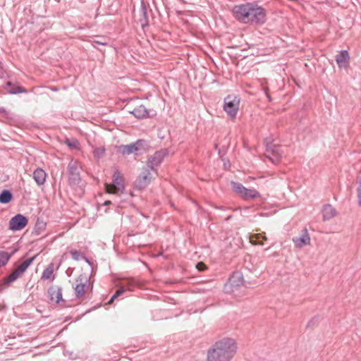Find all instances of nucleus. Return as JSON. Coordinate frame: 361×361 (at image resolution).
Here are the masks:
<instances>
[{
    "label": "nucleus",
    "mask_w": 361,
    "mask_h": 361,
    "mask_svg": "<svg viewBox=\"0 0 361 361\" xmlns=\"http://www.w3.org/2000/svg\"><path fill=\"white\" fill-rule=\"evenodd\" d=\"M233 13L236 20L245 24L259 25L267 20L266 10L255 1L234 6Z\"/></svg>",
    "instance_id": "obj_1"
},
{
    "label": "nucleus",
    "mask_w": 361,
    "mask_h": 361,
    "mask_svg": "<svg viewBox=\"0 0 361 361\" xmlns=\"http://www.w3.org/2000/svg\"><path fill=\"white\" fill-rule=\"evenodd\" d=\"M235 340L224 338L216 341L207 352L208 361H230L236 353Z\"/></svg>",
    "instance_id": "obj_2"
},
{
    "label": "nucleus",
    "mask_w": 361,
    "mask_h": 361,
    "mask_svg": "<svg viewBox=\"0 0 361 361\" xmlns=\"http://www.w3.org/2000/svg\"><path fill=\"white\" fill-rule=\"evenodd\" d=\"M245 286L243 274L240 271H234L224 286V291L227 293L235 294L241 287Z\"/></svg>",
    "instance_id": "obj_3"
},
{
    "label": "nucleus",
    "mask_w": 361,
    "mask_h": 361,
    "mask_svg": "<svg viewBox=\"0 0 361 361\" xmlns=\"http://www.w3.org/2000/svg\"><path fill=\"white\" fill-rule=\"evenodd\" d=\"M240 99L233 94H229L224 98V110L227 113L231 119L236 117L239 109Z\"/></svg>",
    "instance_id": "obj_4"
},
{
    "label": "nucleus",
    "mask_w": 361,
    "mask_h": 361,
    "mask_svg": "<svg viewBox=\"0 0 361 361\" xmlns=\"http://www.w3.org/2000/svg\"><path fill=\"white\" fill-rule=\"evenodd\" d=\"M106 188L109 192L115 195H120L123 192L125 186L123 183V178L118 170L114 171L113 182L111 184H106Z\"/></svg>",
    "instance_id": "obj_5"
},
{
    "label": "nucleus",
    "mask_w": 361,
    "mask_h": 361,
    "mask_svg": "<svg viewBox=\"0 0 361 361\" xmlns=\"http://www.w3.org/2000/svg\"><path fill=\"white\" fill-rule=\"evenodd\" d=\"M169 154L167 149H161V150L155 152V153L148 158L146 167L157 171L156 168L161 164L164 158Z\"/></svg>",
    "instance_id": "obj_6"
},
{
    "label": "nucleus",
    "mask_w": 361,
    "mask_h": 361,
    "mask_svg": "<svg viewBox=\"0 0 361 361\" xmlns=\"http://www.w3.org/2000/svg\"><path fill=\"white\" fill-rule=\"evenodd\" d=\"M151 171L152 170L147 167L143 168L142 171L134 182L135 188L142 190L150 183L152 178Z\"/></svg>",
    "instance_id": "obj_7"
},
{
    "label": "nucleus",
    "mask_w": 361,
    "mask_h": 361,
    "mask_svg": "<svg viewBox=\"0 0 361 361\" xmlns=\"http://www.w3.org/2000/svg\"><path fill=\"white\" fill-rule=\"evenodd\" d=\"M4 94H17L20 93H27L28 90L21 86L18 82L8 80L2 85Z\"/></svg>",
    "instance_id": "obj_8"
},
{
    "label": "nucleus",
    "mask_w": 361,
    "mask_h": 361,
    "mask_svg": "<svg viewBox=\"0 0 361 361\" xmlns=\"http://www.w3.org/2000/svg\"><path fill=\"white\" fill-rule=\"evenodd\" d=\"M90 280V276H87L85 274H80L75 279V286L73 287L75 293V297L78 299L81 298L85 295V288L87 282Z\"/></svg>",
    "instance_id": "obj_9"
},
{
    "label": "nucleus",
    "mask_w": 361,
    "mask_h": 361,
    "mask_svg": "<svg viewBox=\"0 0 361 361\" xmlns=\"http://www.w3.org/2000/svg\"><path fill=\"white\" fill-rule=\"evenodd\" d=\"M129 114H133L136 118L142 120L156 116L157 112L153 109L148 110L144 105L141 104L131 111Z\"/></svg>",
    "instance_id": "obj_10"
},
{
    "label": "nucleus",
    "mask_w": 361,
    "mask_h": 361,
    "mask_svg": "<svg viewBox=\"0 0 361 361\" xmlns=\"http://www.w3.org/2000/svg\"><path fill=\"white\" fill-rule=\"evenodd\" d=\"M28 223L26 216L21 214H18L12 217L9 221V228L12 231H20L24 228Z\"/></svg>",
    "instance_id": "obj_11"
},
{
    "label": "nucleus",
    "mask_w": 361,
    "mask_h": 361,
    "mask_svg": "<svg viewBox=\"0 0 361 361\" xmlns=\"http://www.w3.org/2000/svg\"><path fill=\"white\" fill-rule=\"evenodd\" d=\"M76 163L70 162L68 165V181L71 185H78L81 181Z\"/></svg>",
    "instance_id": "obj_12"
},
{
    "label": "nucleus",
    "mask_w": 361,
    "mask_h": 361,
    "mask_svg": "<svg viewBox=\"0 0 361 361\" xmlns=\"http://www.w3.org/2000/svg\"><path fill=\"white\" fill-rule=\"evenodd\" d=\"M63 289L61 286L53 285L50 286L47 290V293L51 301H54V299L56 304H59L61 302H64L65 300L62 297Z\"/></svg>",
    "instance_id": "obj_13"
},
{
    "label": "nucleus",
    "mask_w": 361,
    "mask_h": 361,
    "mask_svg": "<svg viewBox=\"0 0 361 361\" xmlns=\"http://www.w3.org/2000/svg\"><path fill=\"white\" fill-rule=\"evenodd\" d=\"M293 241L295 247L298 248L309 245L310 243V238L307 229L304 228L301 231L300 235L293 238Z\"/></svg>",
    "instance_id": "obj_14"
},
{
    "label": "nucleus",
    "mask_w": 361,
    "mask_h": 361,
    "mask_svg": "<svg viewBox=\"0 0 361 361\" xmlns=\"http://www.w3.org/2000/svg\"><path fill=\"white\" fill-rule=\"evenodd\" d=\"M336 61L341 68H347L350 63V56L347 50H342L336 56Z\"/></svg>",
    "instance_id": "obj_15"
},
{
    "label": "nucleus",
    "mask_w": 361,
    "mask_h": 361,
    "mask_svg": "<svg viewBox=\"0 0 361 361\" xmlns=\"http://www.w3.org/2000/svg\"><path fill=\"white\" fill-rule=\"evenodd\" d=\"M20 276L21 275L14 269L10 274L4 279L3 283H0V292L8 288L11 283L16 281Z\"/></svg>",
    "instance_id": "obj_16"
},
{
    "label": "nucleus",
    "mask_w": 361,
    "mask_h": 361,
    "mask_svg": "<svg viewBox=\"0 0 361 361\" xmlns=\"http://www.w3.org/2000/svg\"><path fill=\"white\" fill-rule=\"evenodd\" d=\"M140 11L141 13V18L139 19V20L141 23L142 28L144 30L146 27L149 26V20L147 4L143 0L141 1Z\"/></svg>",
    "instance_id": "obj_17"
},
{
    "label": "nucleus",
    "mask_w": 361,
    "mask_h": 361,
    "mask_svg": "<svg viewBox=\"0 0 361 361\" xmlns=\"http://www.w3.org/2000/svg\"><path fill=\"white\" fill-rule=\"evenodd\" d=\"M118 152L123 155H129L133 153L136 155L140 154L139 152H136V147L133 142L128 145H121L118 146Z\"/></svg>",
    "instance_id": "obj_18"
},
{
    "label": "nucleus",
    "mask_w": 361,
    "mask_h": 361,
    "mask_svg": "<svg viewBox=\"0 0 361 361\" xmlns=\"http://www.w3.org/2000/svg\"><path fill=\"white\" fill-rule=\"evenodd\" d=\"M47 173L41 169L37 168L33 172V178L38 185H42L45 183Z\"/></svg>",
    "instance_id": "obj_19"
},
{
    "label": "nucleus",
    "mask_w": 361,
    "mask_h": 361,
    "mask_svg": "<svg viewBox=\"0 0 361 361\" xmlns=\"http://www.w3.org/2000/svg\"><path fill=\"white\" fill-rule=\"evenodd\" d=\"M231 185L233 191L240 198H242L245 192L247 191L248 189L242 183L233 180L231 181Z\"/></svg>",
    "instance_id": "obj_20"
},
{
    "label": "nucleus",
    "mask_w": 361,
    "mask_h": 361,
    "mask_svg": "<svg viewBox=\"0 0 361 361\" xmlns=\"http://www.w3.org/2000/svg\"><path fill=\"white\" fill-rule=\"evenodd\" d=\"M322 214L324 220L327 221L336 216V211L331 204H326L323 207Z\"/></svg>",
    "instance_id": "obj_21"
},
{
    "label": "nucleus",
    "mask_w": 361,
    "mask_h": 361,
    "mask_svg": "<svg viewBox=\"0 0 361 361\" xmlns=\"http://www.w3.org/2000/svg\"><path fill=\"white\" fill-rule=\"evenodd\" d=\"M13 198V193L9 190H3L0 192V203L8 204Z\"/></svg>",
    "instance_id": "obj_22"
},
{
    "label": "nucleus",
    "mask_w": 361,
    "mask_h": 361,
    "mask_svg": "<svg viewBox=\"0 0 361 361\" xmlns=\"http://www.w3.org/2000/svg\"><path fill=\"white\" fill-rule=\"evenodd\" d=\"M133 143L135 145L136 152L140 154H141L142 152H146L149 147L148 142L145 140L140 139Z\"/></svg>",
    "instance_id": "obj_23"
},
{
    "label": "nucleus",
    "mask_w": 361,
    "mask_h": 361,
    "mask_svg": "<svg viewBox=\"0 0 361 361\" xmlns=\"http://www.w3.org/2000/svg\"><path fill=\"white\" fill-rule=\"evenodd\" d=\"M261 196L260 193L255 188L247 189V191L245 192L242 199L244 200H249L251 199H256Z\"/></svg>",
    "instance_id": "obj_24"
},
{
    "label": "nucleus",
    "mask_w": 361,
    "mask_h": 361,
    "mask_svg": "<svg viewBox=\"0 0 361 361\" xmlns=\"http://www.w3.org/2000/svg\"><path fill=\"white\" fill-rule=\"evenodd\" d=\"M35 257H32L24 260L16 270L22 275L29 266L32 263Z\"/></svg>",
    "instance_id": "obj_25"
},
{
    "label": "nucleus",
    "mask_w": 361,
    "mask_h": 361,
    "mask_svg": "<svg viewBox=\"0 0 361 361\" xmlns=\"http://www.w3.org/2000/svg\"><path fill=\"white\" fill-rule=\"evenodd\" d=\"M13 252L8 253L7 252L0 250V267H4L9 261Z\"/></svg>",
    "instance_id": "obj_26"
},
{
    "label": "nucleus",
    "mask_w": 361,
    "mask_h": 361,
    "mask_svg": "<svg viewBox=\"0 0 361 361\" xmlns=\"http://www.w3.org/2000/svg\"><path fill=\"white\" fill-rule=\"evenodd\" d=\"M98 39H94L92 42V46L98 49L99 51H102V49H99L97 45H102V46H109V42L108 39H106L105 37L99 36L97 37Z\"/></svg>",
    "instance_id": "obj_27"
},
{
    "label": "nucleus",
    "mask_w": 361,
    "mask_h": 361,
    "mask_svg": "<svg viewBox=\"0 0 361 361\" xmlns=\"http://www.w3.org/2000/svg\"><path fill=\"white\" fill-rule=\"evenodd\" d=\"M121 287L126 288V290L132 291L135 286V282L131 279H125L121 283Z\"/></svg>",
    "instance_id": "obj_28"
},
{
    "label": "nucleus",
    "mask_w": 361,
    "mask_h": 361,
    "mask_svg": "<svg viewBox=\"0 0 361 361\" xmlns=\"http://www.w3.org/2000/svg\"><path fill=\"white\" fill-rule=\"evenodd\" d=\"M54 272V264H50L46 269H44L41 279L42 280H47L49 279L53 274Z\"/></svg>",
    "instance_id": "obj_29"
},
{
    "label": "nucleus",
    "mask_w": 361,
    "mask_h": 361,
    "mask_svg": "<svg viewBox=\"0 0 361 361\" xmlns=\"http://www.w3.org/2000/svg\"><path fill=\"white\" fill-rule=\"evenodd\" d=\"M46 228V223L44 222L42 220H40L39 218H37L35 226V231L37 234H39L41 231H44Z\"/></svg>",
    "instance_id": "obj_30"
},
{
    "label": "nucleus",
    "mask_w": 361,
    "mask_h": 361,
    "mask_svg": "<svg viewBox=\"0 0 361 361\" xmlns=\"http://www.w3.org/2000/svg\"><path fill=\"white\" fill-rule=\"evenodd\" d=\"M93 154L94 157L100 159L105 154V149L104 147H98L94 149Z\"/></svg>",
    "instance_id": "obj_31"
},
{
    "label": "nucleus",
    "mask_w": 361,
    "mask_h": 361,
    "mask_svg": "<svg viewBox=\"0 0 361 361\" xmlns=\"http://www.w3.org/2000/svg\"><path fill=\"white\" fill-rule=\"evenodd\" d=\"M73 259L75 261H78L82 259L84 255L82 254L80 251L76 250H73L70 252Z\"/></svg>",
    "instance_id": "obj_32"
},
{
    "label": "nucleus",
    "mask_w": 361,
    "mask_h": 361,
    "mask_svg": "<svg viewBox=\"0 0 361 361\" xmlns=\"http://www.w3.org/2000/svg\"><path fill=\"white\" fill-rule=\"evenodd\" d=\"M65 143L71 148L75 149L78 147V142L76 140H70L66 138Z\"/></svg>",
    "instance_id": "obj_33"
},
{
    "label": "nucleus",
    "mask_w": 361,
    "mask_h": 361,
    "mask_svg": "<svg viewBox=\"0 0 361 361\" xmlns=\"http://www.w3.org/2000/svg\"><path fill=\"white\" fill-rule=\"evenodd\" d=\"M267 152H271L273 155L279 156L278 148L276 146H274V148L271 146L267 145V147L266 149Z\"/></svg>",
    "instance_id": "obj_34"
},
{
    "label": "nucleus",
    "mask_w": 361,
    "mask_h": 361,
    "mask_svg": "<svg viewBox=\"0 0 361 361\" xmlns=\"http://www.w3.org/2000/svg\"><path fill=\"white\" fill-rule=\"evenodd\" d=\"M319 317L317 316L312 318L307 324V328H312L319 322Z\"/></svg>",
    "instance_id": "obj_35"
},
{
    "label": "nucleus",
    "mask_w": 361,
    "mask_h": 361,
    "mask_svg": "<svg viewBox=\"0 0 361 361\" xmlns=\"http://www.w3.org/2000/svg\"><path fill=\"white\" fill-rule=\"evenodd\" d=\"M357 198H358V204L361 206V176L359 180V186L357 188Z\"/></svg>",
    "instance_id": "obj_36"
},
{
    "label": "nucleus",
    "mask_w": 361,
    "mask_h": 361,
    "mask_svg": "<svg viewBox=\"0 0 361 361\" xmlns=\"http://www.w3.org/2000/svg\"><path fill=\"white\" fill-rule=\"evenodd\" d=\"M226 147L225 146H223L221 148L218 149V154L220 156V157L223 159V157L226 153Z\"/></svg>",
    "instance_id": "obj_37"
},
{
    "label": "nucleus",
    "mask_w": 361,
    "mask_h": 361,
    "mask_svg": "<svg viewBox=\"0 0 361 361\" xmlns=\"http://www.w3.org/2000/svg\"><path fill=\"white\" fill-rule=\"evenodd\" d=\"M126 292V288L125 287H120L116 290L115 294L117 295L118 298L123 295Z\"/></svg>",
    "instance_id": "obj_38"
},
{
    "label": "nucleus",
    "mask_w": 361,
    "mask_h": 361,
    "mask_svg": "<svg viewBox=\"0 0 361 361\" xmlns=\"http://www.w3.org/2000/svg\"><path fill=\"white\" fill-rule=\"evenodd\" d=\"M196 267L198 270L202 271L206 269V265L204 263L200 262L197 263Z\"/></svg>",
    "instance_id": "obj_39"
},
{
    "label": "nucleus",
    "mask_w": 361,
    "mask_h": 361,
    "mask_svg": "<svg viewBox=\"0 0 361 361\" xmlns=\"http://www.w3.org/2000/svg\"><path fill=\"white\" fill-rule=\"evenodd\" d=\"M118 298L117 295L115 293L111 296V299L108 302V304H111L113 301Z\"/></svg>",
    "instance_id": "obj_40"
},
{
    "label": "nucleus",
    "mask_w": 361,
    "mask_h": 361,
    "mask_svg": "<svg viewBox=\"0 0 361 361\" xmlns=\"http://www.w3.org/2000/svg\"><path fill=\"white\" fill-rule=\"evenodd\" d=\"M264 91H265V94H266L267 97L268 98L269 101L271 102V96H270V94H269V93L268 92V90L265 89Z\"/></svg>",
    "instance_id": "obj_41"
},
{
    "label": "nucleus",
    "mask_w": 361,
    "mask_h": 361,
    "mask_svg": "<svg viewBox=\"0 0 361 361\" xmlns=\"http://www.w3.org/2000/svg\"><path fill=\"white\" fill-rule=\"evenodd\" d=\"M82 259H84L90 266L92 265V262H90V260L87 257H85V255L83 256Z\"/></svg>",
    "instance_id": "obj_42"
},
{
    "label": "nucleus",
    "mask_w": 361,
    "mask_h": 361,
    "mask_svg": "<svg viewBox=\"0 0 361 361\" xmlns=\"http://www.w3.org/2000/svg\"><path fill=\"white\" fill-rule=\"evenodd\" d=\"M6 111L4 108H0V114H6Z\"/></svg>",
    "instance_id": "obj_43"
},
{
    "label": "nucleus",
    "mask_w": 361,
    "mask_h": 361,
    "mask_svg": "<svg viewBox=\"0 0 361 361\" xmlns=\"http://www.w3.org/2000/svg\"><path fill=\"white\" fill-rule=\"evenodd\" d=\"M110 204H111V202L110 200H106V201H105L104 204L106 206V205H109Z\"/></svg>",
    "instance_id": "obj_44"
},
{
    "label": "nucleus",
    "mask_w": 361,
    "mask_h": 361,
    "mask_svg": "<svg viewBox=\"0 0 361 361\" xmlns=\"http://www.w3.org/2000/svg\"><path fill=\"white\" fill-rule=\"evenodd\" d=\"M214 147H215V149H217V150H218V149H219V146H218V145H217V144H215Z\"/></svg>",
    "instance_id": "obj_45"
},
{
    "label": "nucleus",
    "mask_w": 361,
    "mask_h": 361,
    "mask_svg": "<svg viewBox=\"0 0 361 361\" xmlns=\"http://www.w3.org/2000/svg\"><path fill=\"white\" fill-rule=\"evenodd\" d=\"M55 279L54 276H53L51 281H53Z\"/></svg>",
    "instance_id": "obj_46"
}]
</instances>
